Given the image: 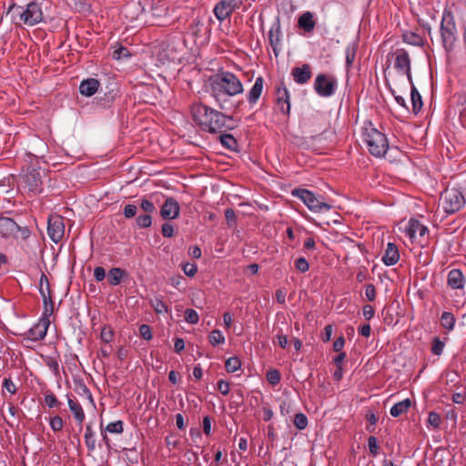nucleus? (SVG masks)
I'll list each match as a JSON object with an SVG mask.
<instances>
[{"instance_id": "1", "label": "nucleus", "mask_w": 466, "mask_h": 466, "mask_svg": "<svg viewBox=\"0 0 466 466\" xmlns=\"http://www.w3.org/2000/svg\"><path fill=\"white\" fill-rule=\"evenodd\" d=\"M191 114L194 122L201 130L212 134L222 133L225 129H231L230 116L215 110L202 103H195L191 106Z\"/></svg>"}, {"instance_id": "2", "label": "nucleus", "mask_w": 466, "mask_h": 466, "mask_svg": "<svg viewBox=\"0 0 466 466\" xmlns=\"http://www.w3.org/2000/svg\"><path fill=\"white\" fill-rule=\"evenodd\" d=\"M212 96L220 101L225 96H233L243 92V86L240 80L228 72L216 75L210 80Z\"/></svg>"}, {"instance_id": "3", "label": "nucleus", "mask_w": 466, "mask_h": 466, "mask_svg": "<svg viewBox=\"0 0 466 466\" xmlns=\"http://www.w3.org/2000/svg\"><path fill=\"white\" fill-rule=\"evenodd\" d=\"M362 138L369 152L376 157H382L389 149V141L384 133L377 129L371 122L364 123L362 127Z\"/></svg>"}, {"instance_id": "4", "label": "nucleus", "mask_w": 466, "mask_h": 466, "mask_svg": "<svg viewBox=\"0 0 466 466\" xmlns=\"http://www.w3.org/2000/svg\"><path fill=\"white\" fill-rule=\"evenodd\" d=\"M466 202L464 195L457 188L445 189L440 198V205L446 214H453L463 208Z\"/></svg>"}, {"instance_id": "5", "label": "nucleus", "mask_w": 466, "mask_h": 466, "mask_svg": "<svg viewBox=\"0 0 466 466\" xmlns=\"http://www.w3.org/2000/svg\"><path fill=\"white\" fill-rule=\"evenodd\" d=\"M46 174L45 169L40 171L35 167H27L22 176L24 188H26L32 195L40 194L43 191V176Z\"/></svg>"}, {"instance_id": "6", "label": "nucleus", "mask_w": 466, "mask_h": 466, "mask_svg": "<svg viewBox=\"0 0 466 466\" xmlns=\"http://www.w3.org/2000/svg\"><path fill=\"white\" fill-rule=\"evenodd\" d=\"M14 14L19 16V22H23L28 26H33L43 19L42 9L36 3L28 4L25 9L17 6L15 8Z\"/></svg>"}, {"instance_id": "7", "label": "nucleus", "mask_w": 466, "mask_h": 466, "mask_svg": "<svg viewBox=\"0 0 466 466\" xmlns=\"http://www.w3.org/2000/svg\"><path fill=\"white\" fill-rule=\"evenodd\" d=\"M292 196L299 198L303 203L314 212H320L322 210H329L331 206L319 198H317L311 191L305 188H295L292 190Z\"/></svg>"}, {"instance_id": "8", "label": "nucleus", "mask_w": 466, "mask_h": 466, "mask_svg": "<svg viewBox=\"0 0 466 466\" xmlns=\"http://www.w3.org/2000/svg\"><path fill=\"white\" fill-rule=\"evenodd\" d=\"M390 56L393 58L394 68L402 76H406L409 84H412L410 58L408 52L403 49H397L395 52L390 53Z\"/></svg>"}, {"instance_id": "9", "label": "nucleus", "mask_w": 466, "mask_h": 466, "mask_svg": "<svg viewBox=\"0 0 466 466\" xmlns=\"http://www.w3.org/2000/svg\"><path fill=\"white\" fill-rule=\"evenodd\" d=\"M336 87L337 80L332 76L319 74L315 78L314 90L320 96H331L335 93Z\"/></svg>"}, {"instance_id": "10", "label": "nucleus", "mask_w": 466, "mask_h": 466, "mask_svg": "<svg viewBox=\"0 0 466 466\" xmlns=\"http://www.w3.org/2000/svg\"><path fill=\"white\" fill-rule=\"evenodd\" d=\"M39 292L43 298L44 302L43 316L50 317L54 312V302L52 300L49 280L45 273H42L40 278Z\"/></svg>"}, {"instance_id": "11", "label": "nucleus", "mask_w": 466, "mask_h": 466, "mask_svg": "<svg viewBox=\"0 0 466 466\" xmlns=\"http://www.w3.org/2000/svg\"><path fill=\"white\" fill-rule=\"evenodd\" d=\"M405 232L407 236H409L411 242H418L420 245H423L425 236L429 233V229L419 220L411 218L409 221Z\"/></svg>"}, {"instance_id": "12", "label": "nucleus", "mask_w": 466, "mask_h": 466, "mask_svg": "<svg viewBox=\"0 0 466 466\" xmlns=\"http://www.w3.org/2000/svg\"><path fill=\"white\" fill-rule=\"evenodd\" d=\"M47 234L55 243H58L65 233L63 218L58 215L50 216L47 223Z\"/></svg>"}, {"instance_id": "13", "label": "nucleus", "mask_w": 466, "mask_h": 466, "mask_svg": "<svg viewBox=\"0 0 466 466\" xmlns=\"http://www.w3.org/2000/svg\"><path fill=\"white\" fill-rule=\"evenodd\" d=\"M240 5L241 0H221L214 7V14L219 21H223Z\"/></svg>"}, {"instance_id": "14", "label": "nucleus", "mask_w": 466, "mask_h": 466, "mask_svg": "<svg viewBox=\"0 0 466 466\" xmlns=\"http://www.w3.org/2000/svg\"><path fill=\"white\" fill-rule=\"evenodd\" d=\"M276 103L280 112L284 115H289L290 111L289 93L284 85L281 83L276 91Z\"/></svg>"}, {"instance_id": "15", "label": "nucleus", "mask_w": 466, "mask_h": 466, "mask_svg": "<svg viewBox=\"0 0 466 466\" xmlns=\"http://www.w3.org/2000/svg\"><path fill=\"white\" fill-rule=\"evenodd\" d=\"M179 204L173 198H167L163 203L160 215L164 219H174L179 215Z\"/></svg>"}, {"instance_id": "16", "label": "nucleus", "mask_w": 466, "mask_h": 466, "mask_svg": "<svg viewBox=\"0 0 466 466\" xmlns=\"http://www.w3.org/2000/svg\"><path fill=\"white\" fill-rule=\"evenodd\" d=\"M49 325V317L42 316L38 322L35 324L29 330L32 339L35 340L43 339L46 335Z\"/></svg>"}, {"instance_id": "17", "label": "nucleus", "mask_w": 466, "mask_h": 466, "mask_svg": "<svg viewBox=\"0 0 466 466\" xmlns=\"http://www.w3.org/2000/svg\"><path fill=\"white\" fill-rule=\"evenodd\" d=\"M291 75L297 84L304 85L312 76L311 67L309 64H303L301 66L294 67L291 71Z\"/></svg>"}, {"instance_id": "18", "label": "nucleus", "mask_w": 466, "mask_h": 466, "mask_svg": "<svg viewBox=\"0 0 466 466\" xmlns=\"http://www.w3.org/2000/svg\"><path fill=\"white\" fill-rule=\"evenodd\" d=\"M425 31H404L402 40L406 44L421 46L425 41Z\"/></svg>"}, {"instance_id": "19", "label": "nucleus", "mask_w": 466, "mask_h": 466, "mask_svg": "<svg viewBox=\"0 0 466 466\" xmlns=\"http://www.w3.org/2000/svg\"><path fill=\"white\" fill-rule=\"evenodd\" d=\"M17 223L7 217L0 216V235L3 238H9L15 233Z\"/></svg>"}, {"instance_id": "20", "label": "nucleus", "mask_w": 466, "mask_h": 466, "mask_svg": "<svg viewBox=\"0 0 466 466\" xmlns=\"http://www.w3.org/2000/svg\"><path fill=\"white\" fill-rule=\"evenodd\" d=\"M100 86V82L95 78H87L83 80L79 86V92L85 96H92Z\"/></svg>"}, {"instance_id": "21", "label": "nucleus", "mask_w": 466, "mask_h": 466, "mask_svg": "<svg viewBox=\"0 0 466 466\" xmlns=\"http://www.w3.org/2000/svg\"><path fill=\"white\" fill-rule=\"evenodd\" d=\"M400 259V252L397 246L393 243H388L382 261L387 266L395 265Z\"/></svg>"}, {"instance_id": "22", "label": "nucleus", "mask_w": 466, "mask_h": 466, "mask_svg": "<svg viewBox=\"0 0 466 466\" xmlns=\"http://www.w3.org/2000/svg\"><path fill=\"white\" fill-rule=\"evenodd\" d=\"M447 283L453 289L464 288V277L460 269H451L448 274Z\"/></svg>"}, {"instance_id": "23", "label": "nucleus", "mask_w": 466, "mask_h": 466, "mask_svg": "<svg viewBox=\"0 0 466 466\" xmlns=\"http://www.w3.org/2000/svg\"><path fill=\"white\" fill-rule=\"evenodd\" d=\"M263 84L264 79L262 76H258L256 78L252 88L249 90L248 94V101L250 105H254L258 102V98L262 94Z\"/></svg>"}, {"instance_id": "24", "label": "nucleus", "mask_w": 466, "mask_h": 466, "mask_svg": "<svg viewBox=\"0 0 466 466\" xmlns=\"http://www.w3.org/2000/svg\"><path fill=\"white\" fill-rule=\"evenodd\" d=\"M452 8H455L454 5L444 9L440 29H455L456 23Z\"/></svg>"}, {"instance_id": "25", "label": "nucleus", "mask_w": 466, "mask_h": 466, "mask_svg": "<svg viewBox=\"0 0 466 466\" xmlns=\"http://www.w3.org/2000/svg\"><path fill=\"white\" fill-rule=\"evenodd\" d=\"M410 85V101H411V106H412V112L415 115H417L421 110L423 102L421 99V96L419 93V91L417 90V88L415 87L414 84L412 83Z\"/></svg>"}, {"instance_id": "26", "label": "nucleus", "mask_w": 466, "mask_h": 466, "mask_svg": "<svg viewBox=\"0 0 466 466\" xmlns=\"http://www.w3.org/2000/svg\"><path fill=\"white\" fill-rule=\"evenodd\" d=\"M67 402L75 419L79 424H82L86 418L82 406L78 402L74 401L69 396H67Z\"/></svg>"}, {"instance_id": "27", "label": "nucleus", "mask_w": 466, "mask_h": 466, "mask_svg": "<svg viewBox=\"0 0 466 466\" xmlns=\"http://www.w3.org/2000/svg\"><path fill=\"white\" fill-rule=\"evenodd\" d=\"M411 406V401L410 399H405L400 402H397L394 406L391 407L390 413L392 417H399L401 414H404L408 411V410Z\"/></svg>"}, {"instance_id": "28", "label": "nucleus", "mask_w": 466, "mask_h": 466, "mask_svg": "<svg viewBox=\"0 0 466 466\" xmlns=\"http://www.w3.org/2000/svg\"><path fill=\"white\" fill-rule=\"evenodd\" d=\"M456 318L451 312L444 311L441 316V326L446 330L451 332L454 329Z\"/></svg>"}, {"instance_id": "29", "label": "nucleus", "mask_w": 466, "mask_h": 466, "mask_svg": "<svg viewBox=\"0 0 466 466\" xmlns=\"http://www.w3.org/2000/svg\"><path fill=\"white\" fill-rule=\"evenodd\" d=\"M299 29H313L315 26L314 15L311 12H304L298 20Z\"/></svg>"}, {"instance_id": "30", "label": "nucleus", "mask_w": 466, "mask_h": 466, "mask_svg": "<svg viewBox=\"0 0 466 466\" xmlns=\"http://www.w3.org/2000/svg\"><path fill=\"white\" fill-rule=\"evenodd\" d=\"M125 276H127L126 270L120 268H113L108 272L107 281L110 285L116 286L122 281Z\"/></svg>"}, {"instance_id": "31", "label": "nucleus", "mask_w": 466, "mask_h": 466, "mask_svg": "<svg viewBox=\"0 0 466 466\" xmlns=\"http://www.w3.org/2000/svg\"><path fill=\"white\" fill-rule=\"evenodd\" d=\"M441 36L446 49H452L454 47L457 40L455 31H441Z\"/></svg>"}, {"instance_id": "32", "label": "nucleus", "mask_w": 466, "mask_h": 466, "mask_svg": "<svg viewBox=\"0 0 466 466\" xmlns=\"http://www.w3.org/2000/svg\"><path fill=\"white\" fill-rule=\"evenodd\" d=\"M219 140L222 146L230 150H236L238 148L237 139L230 134H221Z\"/></svg>"}, {"instance_id": "33", "label": "nucleus", "mask_w": 466, "mask_h": 466, "mask_svg": "<svg viewBox=\"0 0 466 466\" xmlns=\"http://www.w3.org/2000/svg\"><path fill=\"white\" fill-rule=\"evenodd\" d=\"M85 443L86 445V448L89 451H94L96 449V437L95 433L92 431V428L90 425H87L86 427V433H85Z\"/></svg>"}, {"instance_id": "34", "label": "nucleus", "mask_w": 466, "mask_h": 466, "mask_svg": "<svg viewBox=\"0 0 466 466\" xmlns=\"http://www.w3.org/2000/svg\"><path fill=\"white\" fill-rule=\"evenodd\" d=\"M73 5L76 10L80 13H90L91 12V3L90 0H73Z\"/></svg>"}, {"instance_id": "35", "label": "nucleus", "mask_w": 466, "mask_h": 466, "mask_svg": "<svg viewBox=\"0 0 466 466\" xmlns=\"http://www.w3.org/2000/svg\"><path fill=\"white\" fill-rule=\"evenodd\" d=\"M241 367V361L238 357H231L226 360L225 368L228 372H235Z\"/></svg>"}, {"instance_id": "36", "label": "nucleus", "mask_w": 466, "mask_h": 466, "mask_svg": "<svg viewBox=\"0 0 466 466\" xmlns=\"http://www.w3.org/2000/svg\"><path fill=\"white\" fill-rule=\"evenodd\" d=\"M445 347V341L441 340L439 337H434L431 343V353L433 355L440 356L441 355L443 349Z\"/></svg>"}, {"instance_id": "37", "label": "nucleus", "mask_w": 466, "mask_h": 466, "mask_svg": "<svg viewBox=\"0 0 466 466\" xmlns=\"http://www.w3.org/2000/svg\"><path fill=\"white\" fill-rule=\"evenodd\" d=\"M280 31H268L269 43L273 48L275 55H278V46L280 43Z\"/></svg>"}, {"instance_id": "38", "label": "nucleus", "mask_w": 466, "mask_h": 466, "mask_svg": "<svg viewBox=\"0 0 466 466\" xmlns=\"http://www.w3.org/2000/svg\"><path fill=\"white\" fill-rule=\"evenodd\" d=\"M13 236L16 239H21L23 241H25L30 238L31 230L27 227H20L17 224V228H15V233Z\"/></svg>"}, {"instance_id": "39", "label": "nucleus", "mask_w": 466, "mask_h": 466, "mask_svg": "<svg viewBox=\"0 0 466 466\" xmlns=\"http://www.w3.org/2000/svg\"><path fill=\"white\" fill-rule=\"evenodd\" d=\"M209 342L213 345L222 344L225 341V338L220 330L215 329L210 332L208 336Z\"/></svg>"}, {"instance_id": "40", "label": "nucleus", "mask_w": 466, "mask_h": 466, "mask_svg": "<svg viewBox=\"0 0 466 466\" xmlns=\"http://www.w3.org/2000/svg\"><path fill=\"white\" fill-rule=\"evenodd\" d=\"M45 403L49 408H59L61 406V402L57 400L56 395L51 391H48L45 394Z\"/></svg>"}, {"instance_id": "41", "label": "nucleus", "mask_w": 466, "mask_h": 466, "mask_svg": "<svg viewBox=\"0 0 466 466\" xmlns=\"http://www.w3.org/2000/svg\"><path fill=\"white\" fill-rule=\"evenodd\" d=\"M124 431L123 428V421L122 420H116L114 422H110L106 425L105 431L110 432V433H122Z\"/></svg>"}, {"instance_id": "42", "label": "nucleus", "mask_w": 466, "mask_h": 466, "mask_svg": "<svg viewBox=\"0 0 466 466\" xmlns=\"http://www.w3.org/2000/svg\"><path fill=\"white\" fill-rule=\"evenodd\" d=\"M293 423L299 430H304L308 426V418L303 413H297L294 417Z\"/></svg>"}, {"instance_id": "43", "label": "nucleus", "mask_w": 466, "mask_h": 466, "mask_svg": "<svg viewBox=\"0 0 466 466\" xmlns=\"http://www.w3.org/2000/svg\"><path fill=\"white\" fill-rule=\"evenodd\" d=\"M136 221H137V225L139 228H149L152 224L151 215L150 214L139 215L137 218Z\"/></svg>"}, {"instance_id": "44", "label": "nucleus", "mask_w": 466, "mask_h": 466, "mask_svg": "<svg viewBox=\"0 0 466 466\" xmlns=\"http://www.w3.org/2000/svg\"><path fill=\"white\" fill-rule=\"evenodd\" d=\"M355 56H356V46L354 45L348 46L346 49V66H347L348 69H350L352 66Z\"/></svg>"}, {"instance_id": "45", "label": "nucleus", "mask_w": 466, "mask_h": 466, "mask_svg": "<svg viewBox=\"0 0 466 466\" xmlns=\"http://www.w3.org/2000/svg\"><path fill=\"white\" fill-rule=\"evenodd\" d=\"M281 379L280 373L278 370H270L267 372V380L271 385H277Z\"/></svg>"}, {"instance_id": "46", "label": "nucleus", "mask_w": 466, "mask_h": 466, "mask_svg": "<svg viewBox=\"0 0 466 466\" xmlns=\"http://www.w3.org/2000/svg\"><path fill=\"white\" fill-rule=\"evenodd\" d=\"M427 422L433 428L438 429L441 423V418L437 412L431 411L429 413Z\"/></svg>"}, {"instance_id": "47", "label": "nucleus", "mask_w": 466, "mask_h": 466, "mask_svg": "<svg viewBox=\"0 0 466 466\" xmlns=\"http://www.w3.org/2000/svg\"><path fill=\"white\" fill-rule=\"evenodd\" d=\"M150 305L157 313L167 312V305L159 299H152Z\"/></svg>"}, {"instance_id": "48", "label": "nucleus", "mask_w": 466, "mask_h": 466, "mask_svg": "<svg viewBox=\"0 0 466 466\" xmlns=\"http://www.w3.org/2000/svg\"><path fill=\"white\" fill-rule=\"evenodd\" d=\"M131 54L129 53L128 49L119 46L117 48H116L113 52V58L119 60L121 58L129 57Z\"/></svg>"}, {"instance_id": "49", "label": "nucleus", "mask_w": 466, "mask_h": 466, "mask_svg": "<svg viewBox=\"0 0 466 466\" xmlns=\"http://www.w3.org/2000/svg\"><path fill=\"white\" fill-rule=\"evenodd\" d=\"M295 268L298 271L305 273L309 270V264L305 258L301 257L295 260Z\"/></svg>"}, {"instance_id": "50", "label": "nucleus", "mask_w": 466, "mask_h": 466, "mask_svg": "<svg viewBox=\"0 0 466 466\" xmlns=\"http://www.w3.org/2000/svg\"><path fill=\"white\" fill-rule=\"evenodd\" d=\"M185 319L190 324H196L198 322L199 317L195 309H187L185 311Z\"/></svg>"}, {"instance_id": "51", "label": "nucleus", "mask_w": 466, "mask_h": 466, "mask_svg": "<svg viewBox=\"0 0 466 466\" xmlns=\"http://www.w3.org/2000/svg\"><path fill=\"white\" fill-rule=\"evenodd\" d=\"M63 426L64 421L60 416L56 415L50 419V427L54 431H60Z\"/></svg>"}, {"instance_id": "52", "label": "nucleus", "mask_w": 466, "mask_h": 466, "mask_svg": "<svg viewBox=\"0 0 466 466\" xmlns=\"http://www.w3.org/2000/svg\"><path fill=\"white\" fill-rule=\"evenodd\" d=\"M140 208L146 214L151 215L152 213H154L156 211V207L153 204V202H151L146 198L141 200Z\"/></svg>"}, {"instance_id": "53", "label": "nucleus", "mask_w": 466, "mask_h": 466, "mask_svg": "<svg viewBox=\"0 0 466 466\" xmlns=\"http://www.w3.org/2000/svg\"><path fill=\"white\" fill-rule=\"evenodd\" d=\"M100 338L106 343H109L110 341H112L114 338V332L112 329L109 327H104L101 330Z\"/></svg>"}, {"instance_id": "54", "label": "nucleus", "mask_w": 466, "mask_h": 466, "mask_svg": "<svg viewBox=\"0 0 466 466\" xmlns=\"http://www.w3.org/2000/svg\"><path fill=\"white\" fill-rule=\"evenodd\" d=\"M225 218L228 227H233L237 223V216L232 208H227L225 210Z\"/></svg>"}, {"instance_id": "55", "label": "nucleus", "mask_w": 466, "mask_h": 466, "mask_svg": "<svg viewBox=\"0 0 466 466\" xmlns=\"http://www.w3.org/2000/svg\"><path fill=\"white\" fill-rule=\"evenodd\" d=\"M137 208L136 205L127 204L124 208L123 214L126 218H132L137 215Z\"/></svg>"}, {"instance_id": "56", "label": "nucleus", "mask_w": 466, "mask_h": 466, "mask_svg": "<svg viewBox=\"0 0 466 466\" xmlns=\"http://www.w3.org/2000/svg\"><path fill=\"white\" fill-rule=\"evenodd\" d=\"M368 445H369V450H370V453L373 456H376L378 454V451H379L377 438L374 436H370L368 439Z\"/></svg>"}, {"instance_id": "57", "label": "nucleus", "mask_w": 466, "mask_h": 466, "mask_svg": "<svg viewBox=\"0 0 466 466\" xmlns=\"http://www.w3.org/2000/svg\"><path fill=\"white\" fill-rule=\"evenodd\" d=\"M139 334L146 340L151 339H152V332H151L150 326H148L147 324L141 325L139 327Z\"/></svg>"}, {"instance_id": "58", "label": "nucleus", "mask_w": 466, "mask_h": 466, "mask_svg": "<svg viewBox=\"0 0 466 466\" xmlns=\"http://www.w3.org/2000/svg\"><path fill=\"white\" fill-rule=\"evenodd\" d=\"M365 296L369 301H373L376 299V289L373 284L366 286Z\"/></svg>"}, {"instance_id": "59", "label": "nucleus", "mask_w": 466, "mask_h": 466, "mask_svg": "<svg viewBox=\"0 0 466 466\" xmlns=\"http://www.w3.org/2000/svg\"><path fill=\"white\" fill-rule=\"evenodd\" d=\"M218 390H219V392L222 395H228L230 390L229 383L224 380H218Z\"/></svg>"}, {"instance_id": "60", "label": "nucleus", "mask_w": 466, "mask_h": 466, "mask_svg": "<svg viewBox=\"0 0 466 466\" xmlns=\"http://www.w3.org/2000/svg\"><path fill=\"white\" fill-rule=\"evenodd\" d=\"M3 388H5L9 393L15 394L16 387L11 379H5L3 381Z\"/></svg>"}, {"instance_id": "61", "label": "nucleus", "mask_w": 466, "mask_h": 466, "mask_svg": "<svg viewBox=\"0 0 466 466\" xmlns=\"http://www.w3.org/2000/svg\"><path fill=\"white\" fill-rule=\"evenodd\" d=\"M161 232L164 237L171 238L174 235V227L169 223H165L162 225Z\"/></svg>"}, {"instance_id": "62", "label": "nucleus", "mask_w": 466, "mask_h": 466, "mask_svg": "<svg viewBox=\"0 0 466 466\" xmlns=\"http://www.w3.org/2000/svg\"><path fill=\"white\" fill-rule=\"evenodd\" d=\"M197 265L187 263L183 267V271L187 276L193 277L197 273Z\"/></svg>"}, {"instance_id": "63", "label": "nucleus", "mask_w": 466, "mask_h": 466, "mask_svg": "<svg viewBox=\"0 0 466 466\" xmlns=\"http://www.w3.org/2000/svg\"><path fill=\"white\" fill-rule=\"evenodd\" d=\"M46 365L49 367V369L56 374H59V364L58 361L56 359L49 358L46 360Z\"/></svg>"}, {"instance_id": "64", "label": "nucleus", "mask_w": 466, "mask_h": 466, "mask_svg": "<svg viewBox=\"0 0 466 466\" xmlns=\"http://www.w3.org/2000/svg\"><path fill=\"white\" fill-rule=\"evenodd\" d=\"M94 277L96 281L104 280L106 277V270L102 267H96L94 269Z\"/></svg>"}]
</instances>
